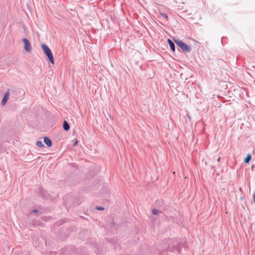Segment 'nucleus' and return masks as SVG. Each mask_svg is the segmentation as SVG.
Here are the masks:
<instances>
[{
	"instance_id": "nucleus-2",
	"label": "nucleus",
	"mask_w": 255,
	"mask_h": 255,
	"mask_svg": "<svg viewBox=\"0 0 255 255\" xmlns=\"http://www.w3.org/2000/svg\"><path fill=\"white\" fill-rule=\"evenodd\" d=\"M41 47L42 49V50L43 51V52L44 54L47 57L48 59L49 60V62L52 64H54V57L53 53L51 50V49L49 48V47L45 44H42L41 45Z\"/></svg>"
},
{
	"instance_id": "nucleus-5",
	"label": "nucleus",
	"mask_w": 255,
	"mask_h": 255,
	"mask_svg": "<svg viewBox=\"0 0 255 255\" xmlns=\"http://www.w3.org/2000/svg\"><path fill=\"white\" fill-rule=\"evenodd\" d=\"M167 42L170 47V48L171 49V50L173 52H175V44L174 43V42L169 38H168L167 40Z\"/></svg>"
},
{
	"instance_id": "nucleus-11",
	"label": "nucleus",
	"mask_w": 255,
	"mask_h": 255,
	"mask_svg": "<svg viewBox=\"0 0 255 255\" xmlns=\"http://www.w3.org/2000/svg\"><path fill=\"white\" fill-rule=\"evenodd\" d=\"M159 211L158 209H154L152 210V214L153 215H156L158 214Z\"/></svg>"
},
{
	"instance_id": "nucleus-19",
	"label": "nucleus",
	"mask_w": 255,
	"mask_h": 255,
	"mask_svg": "<svg viewBox=\"0 0 255 255\" xmlns=\"http://www.w3.org/2000/svg\"><path fill=\"white\" fill-rule=\"evenodd\" d=\"M253 198H254V202L255 203V193L254 194Z\"/></svg>"
},
{
	"instance_id": "nucleus-9",
	"label": "nucleus",
	"mask_w": 255,
	"mask_h": 255,
	"mask_svg": "<svg viewBox=\"0 0 255 255\" xmlns=\"http://www.w3.org/2000/svg\"><path fill=\"white\" fill-rule=\"evenodd\" d=\"M252 159V156L250 154H248L244 159V162L246 164L249 163Z\"/></svg>"
},
{
	"instance_id": "nucleus-7",
	"label": "nucleus",
	"mask_w": 255,
	"mask_h": 255,
	"mask_svg": "<svg viewBox=\"0 0 255 255\" xmlns=\"http://www.w3.org/2000/svg\"><path fill=\"white\" fill-rule=\"evenodd\" d=\"M63 128L65 131H68L70 129V126L68 123L64 120L63 123Z\"/></svg>"
},
{
	"instance_id": "nucleus-8",
	"label": "nucleus",
	"mask_w": 255,
	"mask_h": 255,
	"mask_svg": "<svg viewBox=\"0 0 255 255\" xmlns=\"http://www.w3.org/2000/svg\"><path fill=\"white\" fill-rule=\"evenodd\" d=\"M172 246H173V247H172V249L173 250V251H179V250L180 249V247H179V244L178 243H177V242L173 243Z\"/></svg>"
},
{
	"instance_id": "nucleus-14",
	"label": "nucleus",
	"mask_w": 255,
	"mask_h": 255,
	"mask_svg": "<svg viewBox=\"0 0 255 255\" xmlns=\"http://www.w3.org/2000/svg\"><path fill=\"white\" fill-rule=\"evenodd\" d=\"M14 92H16V90H15V91H11V94H11V95H12V96H13L14 98H17V97H16V96H15L14 95Z\"/></svg>"
},
{
	"instance_id": "nucleus-13",
	"label": "nucleus",
	"mask_w": 255,
	"mask_h": 255,
	"mask_svg": "<svg viewBox=\"0 0 255 255\" xmlns=\"http://www.w3.org/2000/svg\"><path fill=\"white\" fill-rule=\"evenodd\" d=\"M161 14L163 18H165V19L167 18L168 16L166 14H165L164 13H162Z\"/></svg>"
},
{
	"instance_id": "nucleus-12",
	"label": "nucleus",
	"mask_w": 255,
	"mask_h": 255,
	"mask_svg": "<svg viewBox=\"0 0 255 255\" xmlns=\"http://www.w3.org/2000/svg\"><path fill=\"white\" fill-rule=\"evenodd\" d=\"M96 209L100 211H103L104 210V208L101 206H98L96 207Z\"/></svg>"
},
{
	"instance_id": "nucleus-1",
	"label": "nucleus",
	"mask_w": 255,
	"mask_h": 255,
	"mask_svg": "<svg viewBox=\"0 0 255 255\" xmlns=\"http://www.w3.org/2000/svg\"><path fill=\"white\" fill-rule=\"evenodd\" d=\"M174 42L184 52L189 53L191 51V47L185 42L178 39L173 38Z\"/></svg>"
},
{
	"instance_id": "nucleus-20",
	"label": "nucleus",
	"mask_w": 255,
	"mask_h": 255,
	"mask_svg": "<svg viewBox=\"0 0 255 255\" xmlns=\"http://www.w3.org/2000/svg\"><path fill=\"white\" fill-rule=\"evenodd\" d=\"M169 241H170V243H171V241H173V239L169 240Z\"/></svg>"
},
{
	"instance_id": "nucleus-15",
	"label": "nucleus",
	"mask_w": 255,
	"mask_h": 255,
	"mask_svg": "<svg viewBox=\"0 0 255 255\" xmlns=\"http://www.w3.org/2000/svg\"><path fill=\"white\" fill-rule=\"evenodd\" d=\"M251 169L252 171H254L255 170V164H253L251 167Z\"/></svg>"
},
{
	"instance_id": "nucleus-18",
	"label": "nucleus",
	"mask_w": 255,
	"mask_h": 255,
	"mask_svg": "<svg viewBox=\"0 0 255 255\" xmlns=\"http://www.w3.org/2000/svg\"><path fill=\"white\" fill-rule=\"evenodd\" d=\"M18 92H19V93H22V94H24V92L23 90H18Z\"/></svg>"
},
{
	"instance_id": "nucleus-3",
	"label": "nucleus",
	"mask_w": 255,
	"mask_h": 255,
	"mask_svg": "<svg viewBox=\"0 0 255 255\" xmlns=\"http://www.w3.org/2000/svg\"><path fill=\"white\" fill-rule=\"evenodd\" d=\"M22 41L24 43V49L27 52H29L31 49V46L29 40L26 38H23L22 39Z\"/></svg>"
},
{
	"instance_id": "nucleus-6",
	"label": "nucleus",
	"mask_w": 255,
	"mask_h": 255,
	"mask_svg": "<svg viewBox=\"0 0 255 255\" xmlns=\"http://www.w3.org/2000/svg\"><path fill=\"white\" fill-rule=\"evenodd\" d=\"M43 141L48 147H51L52 145L51 140L47 136L44 137Z\"/></svg>"
},
{
	"instance_id": "nucleus-4",
	"label": "nucleus",
	"mask_w": 255,
	"mask_h": 255,
	"mask_svg": "<svg viewBox=\"0 0 255 255\" xmlns=\"http://www.w3.org/2000/svg\"><path fill=\"white\" fill-rule=\"evenodd\" d=\"M9 91V89H7L2 98L1 104L3 106L6 104L7 100L8 99L9 96L10 95Z\"/></svg>"
},
{
	"instance_id": "nucleus-17",
	"label": "nucleus",
	"mask_w": 255,
	"mask_h": 255,
	"mask_svg": "<svg viewBox=\"0 0 255 255\" xmlns=\"http://www.w3.org/2000/svg\"><path fill=\"white\" fill-rule=\"evenodd\" d=\"M32 213H38V210H37V209H34V210H33L32 211Z\"/></svg>"
},
{
	"instance_id": "nucleus-22",
	"label": "nucleus",
	"mask_w": 255,
	"mask_h": 255,
	"mask_svg": "<svg viewBox=\"0 0 255 255\" xmlns=\"http://www.w3.org/2000/svg\"><path fill=\"white\" fill-rule=\"evenodd\" d=\"M220 158H219L218 159V161H219L220 160Z\"/></svg>"
},
{
	"instance_id": "nucleus-21",
	"label": "nucleus",
	"mask_w": 255,
	"mask_h": 255,
	"mask_svg": "<svg viewBox=\"0 0 255 255\" xmlns=\"http://www.w3.org/2000/svg\"><path fill=\"white\" fill-rule=\"evenodd\" d=\"M170 250V248H169V247H168V248H167V250L168 251V250Z\"/></svg>"
},
{
	"instance_id": "nucleus-16",
	"label": "nucleus",
	"mask_w": 255,
	"mask_h": 255,
	"mask_svg": "<svg viewBox=\"0 0 255 255\" xmlns=\"http://www.w3.org/2000/svg\"><path fill=\"white\" fill-rule=\"evenodd\" d=\"M78 140L77 139H76V141H75V142L73 143V146H75L76 145H77V143H78Z\"/></svg>"
},
{
	"instance_id": "nucleus-10",
	"label": "nucleus",
	"mask_w": 255,
	"mask_h": 255,
	"mask_svg": "<svg viewBox=\"0 0 255 255\" xmlns=\"http://www.w3.org/2000/svg\"><path fill=\"white\" fill-rule=\"evenodd\" d=\"M36 145L37 147H43L44 144L42 143V142L41 141H37L36 143Z\"/></svg>"
}]
</instances>
